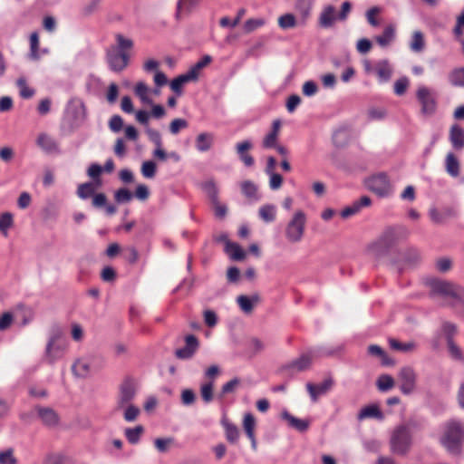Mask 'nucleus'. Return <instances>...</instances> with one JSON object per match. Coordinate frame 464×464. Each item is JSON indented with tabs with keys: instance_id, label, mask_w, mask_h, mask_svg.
<instances>
[{
	"instance_id": "obj_24",
	"label": "nucleus",
	"mask_w": 464,
	"mask_h": 464,
	"mask_svg": "<svg viewBox=\"0 0 464 464\" xmlns=\"http://www.w3.org/2000/svg\"><path fill=\"white\" fill-rule=\"evenodd\" d=\"M395 32H396V28H395V25L393 24H389L387 25L382 34L381 35H377L375 37V41L376 43L381 46V47H387L389 46L395 39Z\"/></svg>"
},
{
	"instance_id": "obj_55",
	"label": "nucleus",
	"mask_w": 464,
	"mask_h": 464,
	"mask_svg": "<svg viewBox=\"0 0 464 464\" xmlns=\"http://www.w3.org/2000/svg\"><path fill=\"white\" fill-rule=\"evenodd\" d=\"M241 190L242 193L249 198H255L257 191L256 186L250 180H246L242 182L241 184Z\"/></svg>"
},
{
	"instance_id": "obj_61",
	"label": "nucleus",
	"mask_w": 464,
	"mask_h": 464,
	"mask_svg": "<svg viewBox=\"0 0 464 464\" xmlns=\"http://www.w3.org/2000/svg\"><path fill=\"white\" fill-rule=\"evenodd\" d=\"M17 459L14 456V450L12 449H7L5 450L0 451V464H16Z\"/></svg>"
},
{
	"instance_id": "obj_60",
	"label": "nucleus",
	"mask_w": 464,
	"mask_h": 464,
	"mask_svg": "<svg viewBox=\"0 0 464 464\" xmlns=\"http://www.w3.org/2000/svg\"><path fill=\"white\" fill-rule=\"evenodd\" d=\"M240 383V380L237 378H234L229 382H226L221 388V393L218 395V398H222L227 393H231L236 391Z\"/></svg>"
},
{
	"instance_id": "obj_32",
	"label": "nucleus",
	"mask_w": 464,
	"mask_h": 464,
	"mask_svg": "<svg viewBox=\"0 0 464 464\" xmlns=\"http://www.w3.org/2000/svg\"><path fill=\"white\" fill-rule=\"evenodd\" d=\"M366 418H375L378 420H382L383 414L380 411L378 406L370 405V406H367V407H364L363 409H362L358 415L359 420H363Z\"/></svg>"
},
{
	"instance_id": "obj_17",
	"label": "nucleus",
	"mask_w": 464,
	"mask_h": 464,
	"mask_svg": "<svg viewBox=\"0 0 464 464\" xmlns=\"http://www.w3.org/2000/svg\"><path fill=\"white\" fill-rule=\"evenodd\" d=\"M449 139L455 150H460L464 148V129L455 123L450 129Z\"/></svg>"
},
{
	"instance_id": "obj_36",
	"label": "nucleus",
	"mask_w": 464,
	"mask_h": 464,
	"mask_svg": "<svg viewBox=\"0 0 464 464\" xmlns=\"http://www.w3.org/2000/svg\"><path fill=\"white\" fill-rule=\"evenodd\" d=\"M276 209L274 205H264L259 208V217L266 223L273 222L276 219Z\"/></svg>"
},
{
	"instance_id": "obj_54",
	"label": "nucleus",
	"mask_w": 464,
	"mask_h": 464,
	"mask_svg": "<svg viewBox=\"0 0 464 464\" xmlns=\"http://www.w3.org/2000/svg\"><path fill=\"white\" fill-rule=\"evenodd\" d=\"M132 197L133 195L131 192L126 188H119L114 194L116 202L120 204L130 202L132 199Z\"/></svg>"
},
{
	"instance_id": "obj_21",
	"label": "nucleus",
	"mask_w": 464,
	"mask_h": 464,
	"mask_svg": "<svg viewBox=\"0 0 464 464\" xmlns=\"http://www.w3.org/2000/svg\"><path fill=\"white\" fill-rule=\"evenodd\" d=\"M281 417L283 420L287 421L288 425L291 428H293L300 432L305 431L308 429L309 424H310L309 420L298 419V418L293 416L292 414H290L287 411H282Z\"/></svg>"
},
{
	"instance_id": "obj_42",
	"label": "nucleus",
	"mask_w": 464,
	"mask_h": 464,
	"mask_svg": "<svg viewBox=\"0 0 464 464\" xmlns=\"http://www.w3.org/2000/svg\"><path fill=\"white\" fill-rule=\"evenodd\" d=\"M451 211H439L436 208H431L429 212L431 221L435 224H443L449 218L451 217Z\"/></svg>"
},
{
	"instance_id": "obj_16",
	"label": "nucleus",
	"mask_w": 464,
	"mask_h": 464,
	"mask_svg": "<svg viewBox=\"0 0 464 464\" xmlns=\"http://www.w3.org/2000/svg\"><path fill=\"white\" fill-rule=\"evenodd\" d=\"M334 382L331 378L324 380L322 383L314 385L311 382L306 384L307 392H309L313 401H316L318 397L325 394L331 390Z\"/></svg>"
},
{
	"instance_id": "obj_23",
	"label": "nucleus",
	"mask_w": 464,
	"mask_h": 464,
	"mask_svg": "<svg viewBox=\"0 0 464 464\" xmlns=\"http://www.w3.org/2000/svg\"><path fill=\"white\" fill-rule=\"evenodd\" d=\"M336 19L335 8L333 5L325 6L320 14L319 24L323 28L333 26Z\"/></svg>"
},
{
	"instance_id": "obj_3",
	"label": "nucleus",
	"mask_w": 464,
	"mask_h": 464,
	"mask_svg": "<svg viewBox=\"0 0 464 464\" xmlns=\"http://www.w3.org/2000/svg\"><path fill=\"white\" fill-rule=\"evenodd\" d=\"M67 348V341L63 329L53 325L49 331V338L44 351V361L50 364L62 358Z\"/></svg>"
},
{
	"instance_id": "obj_56",
	"label": "nucleus",
	"mask_w": 464,
	"mask_h": 464,
	"mask_svg": "<svg viewBox=\"0 0 464 464\" xmlns=\"http://www.w3.org/2000/svg\"><path fill=\"white\" fill-rule=\"evenodd\" d=\"M200 0H179L178 2V13L190 12L199 4Z\"/></svg>"
},
{
	"instance_id": "obj_18",
	"label": "nucleus",
	"mask_w": 464,
	"mask_h": 464,
	"mask_svg": "<svg viewBox=\"0 0 464 464\" xmlns=\"http://www.w3.org/2000/svg\"><path fill=\"white\" fill-rule=\"evenodd\" d=\"M371 203V198L367 196H363L358 201L353 202L351 206L344 208L341 212V217L348 218L359 213L362 208L370 206Z\"/></svg>"
},
{
	"instance_id": "obj_43",
	"label": "nucleus",
	"mask_w": 464,
	"mask_h": 464,
	"mask_svg": "<svg viewBox=\"0 0 464 464\" xmlns=\"http://www.w3.org/2000/svg\"><path fill=\"white\" fill-rule=\"evenodd\" d=\"M134 92L142 102L148 104L152 103L151 99L149 97V88L143 82H139L136 84Z\"/></svg>"
},
{
	"instance_id": "obj_5",
	"label": "nucleus",
	"mask_w": 464,
	"mask_h": 464,
	"mask_svg": "<svg viewBox=\"0 0 464 464\" xmlns=\"http://www.w3.org/2000/svg\"><path fill=\"white\" fill-rule=\"evenodd\" d=\"M390 450L394 455L405 456L412 445V433L408 425L397 426L390 438Z\"/></svg>"
},
{
	"instance_id": "obj_25",
	"label": "nucleus",
	"mask_w": 464,
	"mask_h": 464,
	"mask_svg": "<svg viewBox=\"0 0 464 464\" xmlns=\"http://www.w3.org/2000/svg\"><path fill=\"white\" fill-rule=\"evenodd\" d=\"M280 127H281L280 120H275L272 123L271 131L268 134H266L263 140L262 144H263L264 148L270 149V148L276 147Z\"/></svg>"
},
{
	"instance_id": "obj_14",
	"label": "nucleus",
	"mask_w": 464,
	"mask_h": 464,
	"mask_svg": "<svg viewBox=\"0 0 464 464\" xmlns=\"http://www.w3.org/2000/svg\"><path fill=\"white\" fill-rule=\"evenodd\" d=\"M185 346L177 349L175 355L181 360L190 359L198 348V338L193 334H188L185 337Z\"/></svg>"
},
{
	"instance_id": "obj_1",
	"label": "nucleus",
	"mask_w": 464,
	"mask_h": 464,
	"mask_svg": "<svg viewBox=\"0 0 464 464\" xmlns=\"http://www.w3.org/2000/svg\"><path fill=\"white\" fill-rule=\"evenodd\" d=\"M409 234V229L404 226L389 227L369 246V250L377 257L386 256L393 246L401 240L405 239Z\"/></svg>"
},
{
	"instance_id": "obj_12",
	"label": "nucleus",
	"mask_w": 464,
	"mask_h": 464,
	"mask_svg": "<svg viewBox=\"0 0 464 464\" xmlns=\"http://www.w3.org/2000/svg\"><path fill=\"white\" fill-rule=\"evenodd\" d=\"M37 146L47 154H60L61 149L59 142L51 135L41 132L36 139Z\"/></svg>"
},
{
	"instance_id": "obj_8",
	"label": "nucleus",
	"mask_w": 464,
	"mask_h": 464,
	"mask_svg": "<svg viewBox=\"0 0 464 464\" xmlns=\"http://www.w3.org/2000/svg\"><path fill=\"white\" fill-rule=\"evenodd\" d=\"M399 388L402 394L410 395L417 388V373L410 366L402 367L398 372Z\"/></svg>"
},
{
	"instance_id": "obj_40",
	"label": "nucleus",
	"mask_w": 464,
	"mask_h": 464,
	"mask_svg": "<svg viewBox=\"0 0 464 464\" xmlns=\"http://www.w3.org/2000/svg\"><path fill=\"white\" fill-rule=\"evenodd\" d=\"M16 85L19 88V93L22 98L30 99L34 95V90L27 85L24 77H19L16 81Z\"/></svg>"
},
{
	"instance_id": "obj_51",
	"label": "nucleus",
	"mask_w": 464,
	"mask_h": 464,
	"mask_svg": "<svg viewBox=\"0 0 464 464\" xmlns=\"http://www.w3.org/2000/svg\"><path fill=\"white\" fill-rule=\"evenodd\" d=\"M255 426L256 420L254 416L251 413L245 414L243 420V427L248 438L253 437V434H255Z\"/></svg>"
},
{
	"instance_id": "obj_19",
	"label": "nucleus",
	"mask_w": 464,
	"mask_h": 464,
	"mask_svg": "<svg viewBox=\"0 0 464 464\" xmlns=\"http://www.w3.org/2000/svg\"><path fill=\"white\" fill-rule=\"evenodd\" d=\"M252 148V143L249 140H244L236 145L237 153L239 159L246 167H252L255 163L254 158L247 153Z\"/></svg>"
},
{
	"instance_id": "obj_62",
	"label": "nucleus",
	"mask_w": 464,
	"mask_h": 464,
	"mask_svg": "<svg viewBox=\"0 0 464 464\" xmlns=\"http://www.w3.org/2000/svg\"><path fill=\"white\" fill-rule=\"evenodd\" d=\"M204 189L209 197L212 203H217L218 200V191L213 181H208L204 185Z\"/></svg>"
},
{
	"instance_id": "obj_7",
	"label": "nucleus",
	"mask_w": 464,
	"mask_h": 464,
	"mask_svg": "<svg viewBox=\"0 0 464 464\" xmlns=\"http://www.w3.org/2000/svg\"><path fill=\"white\" fill-rule=\"evenodd\" d=\"M138 390V383L132 378H125L119 387L115 411H122L125 406L131 404Z\"/></svg>"
},
{
	"instance_id": "obj_53",
	"label": "nucleus",
	"mask_w": 464,
	"mask_h": 464,
	"mask_svg": "<svg viewBox=\"0 0 464 464\" xmlns=\"http://www.w3.org/2000/svg\"><path fill=\"white\" fill-rule=\"evenodd\" d=\"M157 166L152 160H147L142 163L141 174L146 179H152L155 177Z\"/></svg>"
},
{
	"instance_id": "obj_58",
	"label": "nucleus",
	"mask_w": 464,
	"mask_h": 464,
	"mask_svg": "<svg viewBox=\"0 0 464 464\" xmlns=\"http://www.w3.org/2000/svg\"><path fill=\"white\" fill-rule=\"evenodd\" d=\"M266 24L263 18H252L246 21L244 29L246 33H251Z\"/></svg>"
},
{
	"instance_id": "obj_4",
	"label": "nucleus",
	"mask_w": 464,
	"mask_h": 464,
	"mask_svg": "<svg viewBox=\"0 0 464 464\" xmlns=\"http://www.w3.org/2000/svg\"><path fill=\"white\" fill-rule=\"evenodd\" d=\"M463 439L464 430L459 421L452 420L446 423L440 442L448 452L452 455H459L461 452Z\"/></svg>"
},
{
	"instance_id": "obj_45",
	"label": "nucleus",
	"mask_w": 464,
	"mask_h": 464,
	"mask_svg": "<svg viewBox=\"0 0 464 464\" xmlns=\"http://www.w3.org/2000/svg\"><path fill=\"white\" fill-rule=\"evenodd\" d=\"M143 432V427L139 425L135 428H128L125 430V436L131 444H136Z\"/></svg>"
},
{
	"instance_id": "obj_59",
	"label": "nucleus",
	"mask_w": 464,
	"mask_h": 464,
	"mask_svg": "<svg viewBox=\"0 0 464 464\" xmlns=\"http://www.w3.org/2000/svg\"><path fill=\"white\" fill-rule=\"evenodd\" d=\"M188 126V123L186 120L181 118L174 119L169 124V131L173 135H177L180 130L186 129Z\"/></svg>"
},
{
	"instance_id": "obj_22",
	"label": "nucleus",
	"mask_w": 464,
	"mask_h": 464,
	"mask_svg": "<svg viewBox=\"0 0 464 464\" xmlns=\"http://www.w3.org/2000/svg\"><path fill=\"white\" fill-rule=\"evenodd\" d=\"M374 72L380 82H386L392 77V68L388 60H381L376 63Z\"/></svg>"
},
{
	"instance_id": "obj_44",
	"label": "nucleus",
	"mask_w": 464,
	"mask_h": 464,
	"mask_svg": "<svg viewBox=\"0 0 464 464\" xmlns=\"http://www.w3.org/2000/svg\"><path fill=\"white\" fill-rule=\"evenodd\" d=\"M29 56L32 60H38L40 58L39 53V35L36 32H34L30 35V53Z\"/></svg>"
},
{
	"instance_id": "obj_48",
	"label": "nucleus",
	"mask_w": 464,
	"mask_h": 464,
	"mask_svg": "<svg viewBox=\"0 0 464 464\" xmlns=\"http://www.w3.org/2000/svg\"><path fill=\"white\" fill-rule=\"evenodd\" d=\"M391 348L400 352H411L415 349V343L412 342L410 343H401L396 339H391L389 341Z\"/></svg>"
},
{
	"instance_id": "obj_63",
	"label": "nucleus",
	"mask_w": 464,
	"mask_h": 464,
	"mask_svg": "<svg viewBox=\"0 0 464 464\" xmlns=\"http://www.w3.org/2000/svg\"><path fill=\"white\" fill-rule=\"evenodd\" d=\"M409 86V79L407 77H401L394 82V92L395 94L401 96L406 92Z\"/></svg>"
},
{
	"instance_id": "obj_34",
	"label": "nucleus",
	"mask_w": 464,
	"mask_h": 464,
	"mask_svg": "<svg viewBox=\"0 0 464 464\" xmlns=\"http://www.w3.org/2000/svg\"><path fill=\"white\" fill-rule=\"evenodd\" d=\"M449 82L455 87H464V67L453 69L448 76Z\"/></svg>"
},
{
	"instance_id": "obj_29",
	"label": "nucleus",
	"mask_w": 464,
	"mask_h": 464,
	"mask_svg": "<svg viewBox=\"0 0 464 464\" xmlns=\"http://www.w3.org/2000/svg\"><path fill=\"white\" fill-rule=\"evenodd\" d=\"M458 334V326L454 323H451L450 321H442L439 334L440 336L445 337L447 343H450V341H454V336Z\"/></svg>"
},
{
	"instance_id": "obj_20",
	"label": "nucleus",
	"mask_w": 464,
	"mask_h": 464,
	"mask_svg": "<svg viewBox=\"0 0 464 464\" xmlns=\"http://www.w3.org/2000/svg\"><path fill=\"white\" fill-rule=\"evenodd\" d=\"M445 170L452 178H457L460 174V162L453 152H448L445 157Z\"/></svg>"
},
{
	"instance_id": "obj_13",
	"label": "nucleus",
	"mask_w": 464,
	"mask_h": 464,
	"mask_svg": "<svg viewBox=\"0 0 464 464\" xmlns=\"http://www.w3.org/2000/svg\"><path fill=\"white\" fill-rule=\"evenodd\" d=\"M34 411L44 425L49 428H54L58 426L60 422V417L53 408L38 405L34 407Z\"/></svg>"
},
{
	"instance_id": "obj_28",
	"label": "nucleus",
	"mask_w": 464,
	"mask_h": 464,
	"mask_svg": "<svg viewBox=\"0 0 464 464\" xmlns=\"http://www.w3.org/2000/svg\"><path fill=\"white\" fill-rule=\"evenodd\" d=\"M259 301L260 298L257 295H255L251 297H248L246 295H239L237 298V304L239 305L240 309L246 314H250L253 311L255 304L259 303Z\"/></svg>"
},
{
	"instance_id": "obj_31",
	"label": "nucleus",
	"mask_w": 464,
	"mask_h": 464,
	"mask_svg": "<svg viewBox=\"0 0 464 464\" xmlns=\"http://www.w3.org/2000/svg\"><path fill=\"white\" fill-rule=\"evenodd\" d=\"M192 81H195V80L191 77V75L188 73V72H187L186 73L179 75L178 77L173 79L170 82L169 85H170L171 90L176 94L181 95L182 88H183L184 84H186L189 82H192Z\"/></svg>"
},
{
	"instance_id": "obj_64",
	"label": "nucleus",
	"mask_w": 464,
	"mask_h": 464,
	"mask_svg": "<svg viewBox=\"0 0 464 464\" xmlns=\"http://www.w3.org/2000/svg\"><path fill=\"white\" fill-rule=\"evenodd\" d=\"M134 196L137 199L140 201H145L150 197V190L147 185L145 184H139L136 187Z\"/></svg>"
},
{
	"instance_id": "obj_35",
	"label": "nucleus",
	"mask_w": 464,
	"mask_h": 464,
	"mask_svg": "<svg viewBox=\"0 0 464 464\" xmlns=\"http://www.w3.org/2000/svg\"><path fill=\"white\" fill-rule=\"evenodd\" d=\"M212 61L210 55H204L199 61H198L188 72L191 77L196 81L198 78L199 72L208 65Z\"/></svg>"
},
{
	"instance_id": "obj_49",
	"label": "nucleus",
	"mask_w": 464,
	"mask_h": 464,
	"mask_svg": "<svg viewBox=\"0 0 464 464\" xmlns=\"http://www.w3.org/2000/svg\"><path fill=\"white\" fill-rule=\"evenodd\" d=\"M122 410L123 418L128 422L134 421L140 412V410L133 404H128V406H125Z\"/></svg>"
},
{
	"instance_id": "obj_33",
	"label": "nucleus",
	"mask_w": 464,
	"mask_h": 464,
	"mask_svg": "<svg viewBox=\"0 0 464 464\" xmlns=\"http://www.w3.org/2000/svg\"><path fill=\"white\" fill-rule=\"evenodd\" d=\"M222 425L225 429L226 438L227 441L234 444L237 443L239 438V430L237 427L227 420H222Z\"/></svg>"
},
{
	"instance_id": "obj_46",
	"label": "nucleus",
	"mask_w": 464,
	"mask_h": 464,
	"mask_svg": "<svg viewBox=\"0 0 464 464\" xmlns=\"http://www.w3.org/2000/svg\"><path fill=\"white\" fill-rule=\"evenodd\" d=\"M278 25L283 30L294 28L296 25L295 16L292 14H285L279 16Z\"/></svg>"
},
{
	"instance_id": "obj_6",
	"label": "nucleus",
	"mask_w": 464,
	"mask_h": 464,
	"mask_svg": "<svg viewBox=\"0 0 464 464\" xmlns=\"http://www.w3.org/2000/svg\"><path fill=\"white\" fill-rule=\"evenodd\" d=\"M306 216L304 211L297 210L285 227V235L288 242H300L304 237Z\"/></svg>"
},
{
	"instance_id": "obj_57",
	"label": "nucleus",
	"mask_w": 464,
	"mask_h": 464,
	"mask_svg": "<svg viewBox=\"0 0 464 464\" xmlns=\"http://www.w3.org/2000/svg\"><path fill=\"white\" fill-rule=\"evenodd\" d=\"M66 457L62 453H50L44 459L43 464H65Z\"/></svg>"
},
{
	"instance_id": "obj_2",
	"label": "nucleus",
	"mask_w": 464,
	"mask_h": 464,
	"mask_svg": "<svg viewBox=\"0 0 464 464\" xmlns=\"http://www.w3.org/2000/svg\"><path fill=\"white\" fill-rule=\"evenodd\" d=\"M433 295H441L450 301L456 312L464 314V288L450 282L434 280L430 284Z\"/></svg>"
},
{
	"instance_id": "obj_9",
	"label": "nucleus",
	"mask_w": 464,
	"mask_h": 464,
	"mask_svg": "<svg viewBox=\"0 0 464 464\" xmlns=\"http://www.w3.org/2000/svg\"><path fill=\"white\" fill-rule=\"evenodd\" d=\"M416 97L421 105L423 114L431 115L435 112L437 102L432 92L426 86L421 85L418 88Z\"/></svg>"
},
{
	"instance_id": "obj_37",
	"label": "nucleus",
	"mask_w": 464,
	"mask_h": 464,
	"mask_svg": "<svg viewBox=\"0 0 464 464\" xmlns=\"http://www.w3.org/2000/svg\"><path fill=\"white\" fill-rule=\"evenodd\" d=\"M115 38L117 44L113 48L116 51L128 53V50H130L133 47V42L131 39L126 38L121 34H116Z\"/></svg>"
},
{
	"instance_id": "obj_30",
	"label": "nucleus",
	"mask_w": 464,
	"mask_h": 464,
	"mask_svg": "<svg viewBox=\"0 0 464 464\" xmlns=\"http://www.w3.org/2000/svg\"><path fill=\"white\" fill-rule=\"evenodd\" d=\"M225 251L231 259L236 261H241L246 257V252L237 243L227 241Z\"/></svg>"
},
{
	"instance_id": "obj_52",
	"label": "nucleus",
	"mask_w": 464,
	"mask_h": 464,
	"mask_svg": "<svg viewBox=\"0 0 464 464\" xmlns=\"http://www.w3.org/2000/svg\"><path fill=\"white\" fill-rule=\"evenodd\" d=\"M213 382H208L201 385L200 395L206 403H209L213 400Z\"/></svg>"
},
{
	"instance_id": "obj_11",
	"label": "nucleus",
	"mask_w": 464,
	"mask_h": 464,
	"mask_svg": "<svg viewBox=\"0 0 464 464\" xmlns=\"http://www.w3.org/2000/svg\"><path fill=\"white\" fill-rule=\"evenodd\" d=\"M130 61V54L118 52L114 48H111L107 52V63L111 71L119 72L124 70Z\"/></svg>"
},
{
	"instance_id": "obj_38",
	"label": "nucleus",
	"mask_w": 464,
	"mask_h": 464,
	"mask_svg": "<svg viewBox=\"0 0 464 464\" xmlns=\"http://www.w3.org/2000/svg\"><path fill=\"white\" fill-rule=\"evenodd\" d=\"M425 42L423 34L420 31H415L412 34L410 48L415 53H420L424 49Z\"/></svg>"
},
{
	"instance_id": "obj_15",
	"label": "nucleus",
	"mask_w": 464,
	"mask_h": 464,
	"mask_svg": "<svg viewBox=\"0 0 464 464\" xmlns=\"http://www.w3.org/2000/svg\"><path fill=\"white\" fill-rule=\"evenodd\" d=\"M312 363V356L308 353L302 354L299 358L285 365L283 370L287 371L289 374L307 370Z\"/></svg>"
},
{
	"instance_id": "obj_27",
	"label": "nucleus",
	"mask_w": 464,
	"mask_h": 464,
	"mask_svg": "<svg viewBox=\"0 0 464 464\" xmlns=\"http://www.w3.org/2000/svg\"><path fill=\"white\" fill-rule=\"evenodd\" d=\"M214 143V135L210 132L199 133L196 138V148L200 152L209 150Z\"/></svg>"
},
{
	"instance_id": "obj_41",
	"label": "nucleus",
	"mask_w": 464,
	"mask_h": 464,
	"mask_svg": "<svg viewBox=\"0 0 464 464\" xmlns=\"http://www.w3.org/2000/svg\"><path fill=\"white\" fill-rule=\"evenodd\" d=\"M377 388L381 392H387L394 387V379L389 374H382L376 382Z\"/></svg>"
},
{
	"instance_id": "obj_26",
	"label": "nucleus",
	"mask_w": 464,
	"mask_h": 464,
	"mask_svg": "<svg viewBox=\"0 0 464 464\" xmlns=\"http://www.w3.org/2000/svg\"><path fill=\"white\" fill-rule=\"evenodd\" d=\"M72 371L76 377L86 378L91 373V363L87 359H78L73 362Z\"/></svg>"
},
{
	"instance_id": "obj_47",
	"label": "nucleus",
	"mask_w": 464,
	"mask_h": 464,
	"mask_svg": "<svg viewBox=\"0 0 464 464\" xmlns=\"http://www.w3.org/2000/svg\"><path fill=\"white\" fill-rule=\"evenodd\" d=\"M450 357L459 362L464 363V354L462 350L455 343L454 341L447 343Z\"/></svg>"
},
{
	"instance_id": "obj_39",
	"label": "nucleus",
	"mask_w": 464,
	"mask_h": 464,
	"mask_svg": "<svg viewBox=\"0 0 464 464\" xmlns=\"http://www.w3.org/2000/svg\"><path fill=\"white\" fill-rule=\"evenodd\" d=\"M95 186L92 182L80 184L77 188V195L82 199H87L94 195Z\"/></svg>"
},
{
	"instance_id": "obj_10",
	"label": "nucleus",
	"mask_w": 464,
	"mask_h": 464,
	"mask_svg": "<svg viewBox=\"0 0 464 464\" xmlns=\"http://www.w3.org/2000/svg\"><path fill=\"white\" fill-rule=\"evenodd\" d=\"M367 188L379 196H386L390 192L391 185L384 173L371 177L366 182Z\"/></svg>"
},
{
	"instance_id": "obj_50",
	"label": "nucleus",
	"mask_w": 464,
	"mask_h": 464,
	"mask_svg": "<svg viewBox=\"0 0 464 464\" xmlns=\"http://www.w3.org/2000/svg\"><path fill=\"white\" fill-rule=\"evenodd\" d=\"M13 215L9 212H5L0 215V232L7 236V230L13 226Z\"/></svg>"
}]
</instances>
